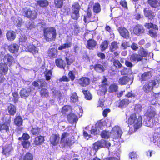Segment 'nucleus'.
Listing matches in <instances>:
<instances>
[{"label":"nucleus","mask_w":160,"mask_h":160,"mask_svg":"<svg viewBox=\"0 0 160 160\" xmlns=\"http://www.w3.org/2000/svg\"><path fill=\"white\" fill-rule=\"evenodd\" d=\"M144 116L145 118L144 121L145 122L146 126L148 127H150L152 123L158 121L156 110L153 108L150 107V108L148 109Z\"/></svg>","instance_id":"obj_1"},{"label":"nucleus","mask_w":160,"mask_h":160,"mask_svg":"<svg viewBox=\"0 0 160 160\" xmlns=\"http://www.w3.org/2000/svg\"><path fill=\"white\" fill-rule=\"evenodd\" d=\"M32 85L35 87H38V89H40L39 93L42 97H47L49 96V92L48 89L44 87H47V83L42 79H38L32 83Z\"/></svg>","instance_id":"obj_2"},{"label":"nucleus","mask_w":160,"mask_h":160,"mask_svg":"<svg viewBox=\"0 0 160 160\" xmlns=\"http://www.w3.org/2000/svg\"><path fill=\"white\" fill-rule=\"evenodd\" d=\"M127 123L128 125H133L135 129H138L142 124V117L139 116L137 118L136 113H132L128 119Z\"/></svg>","instance_id":"obj_3"},{"label":"nucleus","mask_w":160,"mask_h":160,"mask_svg":"<svg viewBox=\"0 0 160 160\" xmlns=\"http://www.w3.org/2000/svg\"><path fill=\"white\" fill-rule=\"evenodd\" d=\"M75 143L73 137H69V134L67 132H63L61 135L60 143L62 147H70Z\"/></svg>","instance_id":"obj_4"},{"label":"nucleus","mask_w":160,"mask_h":160,"mask_svg":"<svg viewBox=\"0 0 160 160\" xmlns=\"http://www.w3.org/2000/svg\"><path fill=\"white\" fill-rule=\"evenodd\" d=\"M43 35L47 41H51L56 38V31L53 27L45 28L43 29Z\"/></svg>","instance_id":"obj_5"},{"label":"nucleus","mask_w":160,"mask_h":160,"mask_svg":"<svg viewBox=\"0 0 160 160\" xmlns=\"http://www.w3.org/2000/svg\"><path fill=\"white\" fill-rule=\"evenodd\" d=\"M21 12L23 16L30 20H34L37 18L38 16V13L35 10L27 7L23 8Z\"/></svg>","instance_id":"obj_6"},{"label":"nucleus","mask_w":160,"mask_h":160,"mask_svg":"<svg viewBox=\"0 0 160 160\" xmlns=\"http://www.w3.org/2000/svg\"><path fill=\"white\" fill-rule=\"evenodd\" d=\"M81 7L78 2H75L71 7V18L73 20H77L80 17V10Z\"/></svg>","instance_id":"obj_7"},{"label":"nucleus","mask_w":160,"mask_h":160,"mask_svg":"<svg viewBox=\"0 0 160 160\" xmlns=\"http://www.w3.org/2000/svg\"><path fill=\"white\" fill-rule=\"evenodd\" d=\"M157 85L155 79L150 80L145 83L142 88V90L146 93L148 94L152 92L154 87Z\"/></svg>","instance_id":"obj_8"},{"label":"nucleus","mask_w":160,"mask_h":160,"mask_svg":"<svg viewBox=\"0 0 160 160\" xmlns=\"http://www.w3.org/2000/svg\"><path fill=\"white\" fill-rule=\"evenodd\" d=\"M145 27L148 29H150L149 32V35L152 37H157V32L158 30V28L157 25L153 24L152 23H146L145 25Z\"/></svg>","instance_id":"obj_9"},{"label":"nucleus","mask_w":160,"mask_h":160,"mask_svg":"<svg viewBox=\"0 0 160 160\" xmlns=\"http://www.w3.org/2000/svg\"><path fill=\"white\" fill-rule=\"evenodd\" d=\"M30 138L29 135L26 133H23L22 137L18 138V140L22 141L21 144L23 148L27 149L29 148L30 145V142L28 140Z\"/></svg>","instance_id":"obj_10"},{"label":"nucleus","mask_w":160,"mask_h":160,"mask_svg":"<svg viewBox=\"0 0 160 160\" xmlns=\"http://www.w3.org/2000/svg\"><path fill=\"white\" fill-rule=\"evenodd\" d=\"M110 146L111 144L108 142V141L103 140L95 142L93 145V148L94 149L96 150L101 148L105 147L108 148Z\"/></svg>","instance_id":"obj_11"},{"label":"nucleus","mask_w":160,"mask_h":160,"mask_svg":"<svg viewBox=\"0 0 160 160\" xmlns=\"http://www.w3.org/2000/svg\"><path fill=\"white\" fill-rule=\"evenodd\" d=\"M110 132L111 136L113 138L120 137L122 133L120 127L118 126H115L113 127Z\"/></svg>","instance_id":"obj_12"},{"label":"nucleus","mask_w":160,"mask_h":160,"mask_svg":"<svg viewBox=\"0 0 160 160\" xmlns=\"http://www.w3.org/2000/svg\"><path fill=\"white\" fill-rule=\"evenodd\" d=\"M3 60L4 63H7L9 67L11 66L12 64L15 63L14 58L9 54L5 55Z\"/></svg>","instance_id":"obj_13"},{"label":"nucleus","mask_w":160,"mask_h":160,"mask_svg":"<svg viewBox=\"0 0 160 160\" xmlns=\"http://www.w3.org/2000/svg\"><path fill=\"white\" fill-rule=\"evenodd\" d=\"M145 29L143 26L140 24H137L133 27V33L137 36H140L143 34Z\"/></svg>","instance_id":"obj_14"},{"label":"nucleus","mask_w":160,"mask_h":160,"mask_svg":"<svg viewBox=\"0 0 160 160\" xmlns=\"http://www.w3.org/2000/svg\"><path fill=\"white\" fill-rule=\"evenodd\" d=\"M118 30L120 36L124 38L128 39L130 38L129 33L125 27H120L118 28Z\"/></svg>","instance_id":"obj_15"},{"label":"nucleus","mask_w":160,"mask_h":160,"mask_svg":"<svg viewBox=\"0 0 160 160\" xmlns=\"http://www.w3.org/2000/svg\"><path fill=\"white\" fill-rule=\"evenodd\" d=\"M79 84L82 87H86L90 83V78L86 77H82L78 80Z\"/></svg>","instance_id":"obj_16"},{"label":"nucleus","mask_w":160,"mask_h":160,"mask_svg":"<svg viewBox=\"0 0 160 160\" xmlns=\"http://www.w3.org/2000/svg\"><path fill=\"white\" fill-rule=\"evenodd\" d=\"M44 141V137L43 136H37L34 138L32 144L35 146H39L43 143Z\"/></svg>","instance_id":"obj_17"},{"label":"nucleus","mask_w":160,"mask_h":160,"mask_svg":"<svg viewBox=\"0 0 160 160\" xmlns=\"http://www.w3.org/2000/svg\"><path fill=\"white\" fill-rule=\"evenodd\" d=\"M31 90L29 88H22L20 91V95L21 98H25L29 96Z\"/></svg>","instance_id":"obj_18"},{"label":"nucleus","mask_w":160,"mask_h":160,"mask_svg":"<svg viewBox=\"0 0 160 160\" xmlns=\"http://www.w3.org/2000/svg\"><path fill=\"white\" fill-rule=\"evenodd\" d=\"M68 121L71 124L76 122L78 120L77 116L74 113H70L67 115Z\"/></svg>","instance_id":"obj_19"},{"label":"nucleus","mask_w":160,"mask_h":160,"mask_svg":"<svg viewBox=\"0 0 160 160\" xmlns=\"http://www.w3.org/2000/svg\"><path fill=\"white\" fill-rule=\"evenodd\" d=\"M9 51L12 53H15L17 52L19 50V46L15 43H13L8 46Z\"/></svg>","instance_id":"obj_20"},{"label":"nucleus","mask_w":160,"mask_h":160,"mask_svg":"<svg viewBox=\"0 0 160 160\" xmlns=\"http://www.w3.org/2000/svg\"><path fill=\"white\" fill-rule=\"evenodd\" d=\"M7 110L10 116H14L16 113V107L13 104L10 103L7 106Z\"/></svg>","instance_id":"obj_21"},{"label":"nucleus","mask_w":160,"mask_h":160,"mask_svg":"<svg viewBox=\"0 0 160 160\" xmlns=\"http://www.w3.org/2000/svg\"><path fill=\"white\" fill-rule=\"evenodd\" d=\"M8 68L6 63L2 62L0 63V74L5 75L8 73Z\"/></svg>","instance_id":"obj_22"},{"label":"nucleus","mask_w":160,"mask_h":160,"mask_svg":"<svg viewBox=\"0 0 160 160\" xmlns=\"http://www.w3.org/2000/svg\"><path fill=\"white\" fill-rule=\"evenodd\" d=\"M56 65L60 69H64L66 66L65 61L61 58H57L55 60Z\"/></svg>","instance_id":"obj_23"},{"label":"nucleus","mask_w":160,"mask_h":160,"mask_svg":"<svg viewBox=\"0 0 160 160\" xmlns=\"http://www.w3.org/2000/svg\"><path fill=\"white\" fill-rule=\"evenodd\" d=\"M6 37L8 41H13L16 38V33L12 30L8 31L6 33Z\"/></svg>","instance_id":"obj_24"},{"label":"nucleus","mask_w":160,"mask_h":160,"mask_svg":"<svg viewBox=\"0 0 160 160\" xmlns=\"http://www.w3.org/2000/svg\"><path fill=\"white\" fill-rule=\"evenodd\" d=\"M59 139L58 134H52L50 138V141L52 144L56 146L58 143Z\"/></svg>","instance_id":"obj_25"},{"label":"nucleus","mask_w":160,"mask_h":160,"mask_svg":"<svg viewBox=\"0 0 160 160\" xmlns=\"http://www.w3.org/2000/svg\"><path fill=\"white\" fill-rule=\"evenodd\" d=\"M144 15L149 19H153L155 16L154 13L149 8H145L143 10Z\"/></svg>","instance_id":"obj_26"},{"label":"nucleus","mask_w":160,"mask_h":160,"mask_svg":"<svg viewBox=\"0 0 160 160\" xmlns=\"http://www.w3.org/2000/svg\"><path fill=\"white\" fill-rule=\"evenodd\" d=\"M97 45V42L93 39H90L87 40L86 47L89 49H93Z\"/></svg>","instance_id":"obj_27"},{"label":"nucleus","mask_w":160,"mask_h":160,"mask_svg":"<svg viewBox=\"0 0 160 160\" xmlns=\"http://www.w3.org/2000/svg\"><path fill=\"white\" fill-rule=\"evenodd\" d=\"M152 77L151 72L150 71L144 72L141 75L140 80L141 82L148 81Z\"/></svg>","instance_id":"obj_28"},{"label":"nucleus","mask_w":160,"mask_h":160,"mask_svg":"<svg viewBox=\"0 0 160 160\" xmlns=\"http://www.w3.org/2000/svg\"><path fill=\"white\" fill-rule=\"evenodd\" d=\"M130 60L133 62H137L142 61V57L139 54L137 53H133L130 56Z\"/></svg>","instance_id":"obj_29"},{"label":"nucleus","mask_w":160,"mask_h":160,"mask_svg":"<svg viewBox=\"0 0 160 160\" xmlns=\"http://www.w3.org/2000/svg\"><path fill=\"white\" fill-rule=\"evenodd\" d=\"M130 103V100L127 99H124L120 100L118 102V107L123 108L127 106Z\"/></svg>","instance_id":"obj_30"},{"label":"nucleus","mask_w":160,"mask_h":160,"mask_svg":"<svg viewBox=\"0 0 160 160\" xmlns=\"http://www.w3.org/2000/svg\"><path fill=\"white\" fill-rule=\"evenodd\" d=\"M118 83H113L111 84L109 86L108 91L109 92L113 93L118 91Z\"/></svg>","instance_id":"obj_31"},{"label":"nucleus","mask_w":160,"mask_h":160,"mask_svg":"<svg viewBox=\"0 0 160 160\" xmlns=\"http://www.w3.org/2000/svg\"><path fill=\"white\" fill-rule=\"evenodd\" d=\"M28 51L32 53L33 55L36 54L38 52V49L36 47L32 44H30L27 47Z\"/></svg>","instance_id":"obj_32"},{"label":"nucleus","mask_w":160,"mask_h":160,"mask_svg":"<svg viewBox=\"0 0 160 160\" xmlns=\"http://www.w3.org/2000/svg\"><path fill=\"white\" fill-rule=\"evenodd\" d=\"M93 68L95 71L99 72H103L105 70L104 66L98 63L95 64Z\"/></svg>","instance_id":"obj_33"},{"label":"nucleus","mask_w":160,"mask_h":160,"mask_svg":"<svg viewBox=\"0 0 160 160\" xmlns=\"http://www.w3.org/2000/svg\"><path fill=\"white\" fill-rule=\"evenodd\" d=\"M23 119L20 115L16 116L14 120V124L17 126L20 127L22 125Z\"/></svg>","instance_id":"obj_34"},{"label":"nucleus","mask_w":160,"mask_h":160,"mask_svg":"<svg viewBox=\"0 0 160 160\" xmlns=\"http://www.w3.org/2000/svg\"><path fill=\"white\" fill-rule=\"evenodd\" d=\"M48 56L50 58H56L58 55V51L54 48H51L48 51Z\"/></svg>","instance_id":"obj_35"},{"label":"nucleus","mask_w":160,"mask_h":160,"mask_svg":"<svg viewBox=\"0 0 160 160\" xmlns=\"http://www.w3.org/2000/svg\"><path fill=\"white\" fill-rule=\"evenodd\" d=\"M72 110V108L70 105H65L62 107L61 112L62 115H66Z\"/></svg>","instance_id":"obj_36"},{"label":"nucleus","mask_w":160,"mask_h":160,"mask_svg":"<svg viewBox=\"0 0 160 160\" xmlns=\"http://www.w3.org/2000/svg\"><path fill=\"white\" fill-rule=\"evenodd\" d=\"M130 80V78L126 76H124L119 78L118 83L121 85L126 84Z\"/></svg>","instance_id":"obj_37"},{"label":"nucleus","mask_w":160,"mask_h":160,"mask_svg":"<svg viewBox=\"0 0 160 160\" xmlns=\"http://www.w3.org/2000/svg\"><path fill=\"white\" fill-rule=\"evenodd\" d=\"M109 41L107 40H104L102 42L100 45V48L101 51H104L108 48Z\"/></svg>","instance_id":"obj_38"},{"label":"nucleus","mask_w":160,"mask_h":160,"mask_svg":"<svg viewBox=\"0 0 160 160\" xmlns=\"http://www.w3.org/2000/svg\"><path fill=\"white\" fill-rule=\"evenodd\" d=\"M118 43L117 41H114L112 42L109 46V51L113 52L119 48Z\"/></svg>","instance_id":"obj_39"},{"label":"nucleus","mask_w":160,"mask_h":160,"mask_svg":"<svg viewBox=\"0 0 160 160\" xmlns=\"http://www.w3.org/2000/svg\"><path fill=\"white\" fill-rule=\"evenodd\" d=\"M9 125L5 123L0 124V131L2 132H6L9 131Z\"/></svg>","instance_id":"obj_40"},{"label":"nucleus","mask_w":160,"mask_h":160,"mask_svg":"<svg viewBox=\"0 0 160 160\" xmlns=\"http://www.w3.org/2000/svg\"><path fill=\"white\" fill-rule=\"evenodd\" d=\"M32 134L35 136H38L39 135L42 130L41 128L38 127L32 128L31 130Z\"/></svg>","instance_id":"obj_41"},{"label":"nucleus","mask_w":160,"mask_h":160,"mask_svg":"<svg viewBox=\"0 0 160 160\" xmlns=\"http://www.w3.org/2000/svg\"><path fill=\"white\" fill-rule=\"evenodd\" d=\"M37 4L42 8H46L49 5L48 1L47 0H39L37 1Z\"/></svg>","instance_id":"obj_42"},{"label":"nucleus","mask_w":160,"mask_h":160,"mask_svg":"<svg viewBox=\"0 0 160 160\" xmlns=\"http://www.w3.org/2000/svg\"><path fill=\"white\" fill-rule=\"evenodd\" d=\"M108 85V79L105 76H102V79L101 82V84L99 85L100 88H107V87Z\"/></svg>","instance_id":"obj_43"},{"label":"nucleus","mask_w":160,"mask_h":160,"mask_svg":"<svg viewBox=\"0 0 160 160\" xmlns=\"http://www.w3.org/2000/svg\"><path fill=\"white\" fill-rule=\"evenodd\" d=\"M93 10L94 13H98L101 11V8L100 4L98 2L94 3L93 6Z\"/></svg>","instance_id":"obj_44"},{"label":"nucleus","mask_w":160,"mask_h":160,"mask_svg":"<svg viewBox=\"0 0 160 160\" xmlns=\"http://www.w3.org/2000/svg\"><path fill=\"white\" fill-rule=\"evenodd\" d=\"M12 150L11 148L8 146L3 148L2 153L4 155L8 157L10 155Z\"/></svg>","instance_id":"obj_45"},{"label":"nucleus","mask_w":160,"mask_h":160,"mask_svg":"<svg viewBox=\"0 0 160 160\" xmlns=\"http://www.w3.org/2000/svg\"><path fill=\"white\" fill-rule=\"evenodd\" d=\"M82 92L86 99L88 100H91L92 99V96L89 91L83 89L82 90Z\"/></svg>","instance_id":"obj_46"},{"label":"nucleus","mask_w":160,"mask_h":160,"mask_svg":"<svg viewBox=\"0 0 160 160\" xmlns=\"http://www.w3.org/2000/svg\"><path fill=\"white\" fill-rule=\"evenodd\" d=\"M66 0H54V3L55 7L58 8H61L63 5V2Z\"/></svg>","instance_id":"obj_47"},{"label":"nucleus","mask_w":160,"mask_h":160,"mask_svg":"<svg viewBox=\"0 0 160 160\" xmlns=\"http://www.w3.org/2000/svg\"><path fill=\"white\" fill-rule=\"evenodd\" d=\"M100 135L102 138L107 139L109 138L111 132L109 131L104 130L101 132Z\"/></svg>","instance_id":"obj_48"},{"label":"nucleus","mask_w":160,"mask_h":160,"mask_svg":"<svg viewBox=\"0 0 160 160\" xmlns=\"http://www.w3.org/2000/svg\"><path fill=\"white\" fill-rule=\"evenodd\" d=\"M92 14L90 10L88 9L86 12V14L84 16L83 21L85 23H87V20L91 18Z\"/></svg>","instance_id":"obj_49"},{"label":"nucleus","mask_w":160,"mask_h":160,"mask_svg":"<svg viewBox=\"0 0 160 160\" xmlns=\"http://www.w3.org/2000/svg\"><path fill=\"white\" fill-rule=\"evenodd\" d=\"M78 97L75 92H73L70 97V101L71 102L75 103L78 102Z\"/></svg>","instance_id":"obj_50"},{"label":"nucleus","mask_w":160,"mask_h":160,"mask_svg":"<svg viewBox=\"0 0 160 160\" xmlns=\"http://www.w3.org/2000/svg\"><path fill=\"white\" fill-rule=\"evenodd\" d=\"M2 120L4 122V123L10 125L11 122V116H4L2 118Z\"/></svg>","instance_id":"obj_51"},{"label":"nucleus","mask_w":160,"mask_h":160,"mask_svg":"<svg viewBox=\"0 0 160 160\" xmlns=\"http://www.w3.org/2000/svg\"><path fill=\"white\" fill-rule=\"evenodd\" d=\"M113 66L118 69L121 68L122 66V65L118 59H114L113 61Z\"/></svg>","instance_id":"obj_52"},{"label":"nucleus","mask_w":160,"mask_h":160,"mask_svg":"<svg viewBox=\"0 0 160 160\" xmlns=\"http://www.w3.org/2000/svg\"><path fill=\"white\" fill-rule=\"evenodd\" d=\"M148 2L152 8H156L158 5V2L157 0H148Z\"/></svg>","instance_id":"obj_53"},{"label":"nucleus","mask_w":160,"mask_h":160,"mask_svg":"<svg viewBox=\"0 0 160 160\" xmlns=\"http://www.w3.org/2000/svg\"><path fill=\"white\" fill-rule=\"evenodd\" d=\"M33 157L32 154L28 152L26 153L23 158V160H33Z\"/></svg>","instance_id":"obj_54"},{"label":"nucleus","mask_w":160,"mask_h":160,"mask_svg":"<svg viewBox=\"0 0 160 160\" xmlns=\"http://www.w3.org/2000/svg\"><path fill=\"white\" fill-rule=\"evenodd\" d=\"M139 51L140 55L142 57V60L143 57H145L147 56L148 54V51H146L143 48H141Z\"/></svg>","instance_id":"obj_55"},{"label":"nucleus","mask_w":160,"mask_h":160,"mask_svg":"<svg viewBox=\"0 0 160 160\" xmlns=\"http://www.w3.org/2000/svg\"><path fill=\"white\" fill-rule=\"evenodd\" d=\"M52 76V71L51 70H48L46 72V73H45V77L46 80L49 81L51 78V77Z\"/></svg>","instance_id":"obj_56"},{"label":"nucleus","mask_w":160,"mask_h":160,"mask_svg":"<svg viewBox=\"0 0 160 160\" xmlns=\"http://www.w3.org/2000/svg\"><path fill=\"white\" fill-rule=\"evenodd\" d=\"M103 89H99L97 90V92L98 95L100 96L104 95L107 91V88H103Z\"/></svg>","instance_id":"obj_57"},{"label":"nucleus","mask_w":160,"mask_h":160,"mask_svg":"<svg viewBox=\"0 0 160 160\" xmlns=\"http://www.w3.org/2000/svg\"><path fill=\"white\" fill-rule=\"evenodd\" d=\"M68 78L71 81H73L75 78V75L72 71H70L68 74Z\"/></svg>","instance_id":"obj_58"},{"label":"nucleus","mask_w":160,"mask_h":160,"mask_svg":"<svg viewBox=\"0 0 160 160\" xmlns=\"http://www.w3.org/2000/svg\"><path fill=\"white\" fill-rule=\"evenodd\" d=\"M12 95L14 98V101L15 102L18 100L19 96L17 92H12Z\"/></svg>","instance_id":"obj_59"},{"label":"nucleus","mask_w":160,"mask_h":160,"mask_svg":"<svg viewBox=\"0 0 160 160\" xmlns=\"http://www.w3.org/2000/svg\"><path fill=\"white\" fill-rule=\"evenodd\" d=\"M65 60L67 63V64L68 65H70L75 61V59H72V58H69L67 57L65 58Z\"/></svg>","instance_id":"obj_60"},{"label":"nucleus","mask_w":160,"mask_h":160,"mask_svg":"<svg viewBox=\"0 0 160 160\" xmlns=\"http://www.w3.org/2000/svg\"><path fill=\"white\" fill-rule=\"evenodd\" d=\"M131 48L132 50L135 51H136L138 48V45L135 42H132V43Z\"/></svg>","instance_id":"obj_61"},{"label":"nucleus","mask_w":160,"mask_h":160,"mask_svg":"<svg viewBox=\"0 0 160 160\" xmlns=\"http://www.w3.org/2000/svg\"><path fill=\"white\" fill-rule=\"evenodd\" d=\"M120 4L124 8H127L128 5L127 2L125 0H121L120 2Z\"/></svg>","instance_id":"obj_62"},{"label":"nucleus","mask_w":160,"mask_h":160,"mask_svg":"<svg viewBox=\"0 0 160 160\" xmlns=\"http://www.w3.org/2000/svg\"><path fill=\"white\" fill-rule=\"evenodd\" d=\"M125 96L126 97L128 98L132 97L135 98V94L132 93V91L128 92Z\"/></svg>","instance_id":"obj_63"},{"label":"nucleus","mask_w":160,"mask_h":160,"mask_svg":"<svg viewBox=\"0 0 160 160\" xmlns=\"http://www.w3.org/2000/svg\"><path fill=\"white\" fill-rule=\"evenodd\" d=\"M70 81L69 78L66 76H63L59 79L60 82H69Z\"/></svg>","instance_id":"obj_64"}]
</instances>
